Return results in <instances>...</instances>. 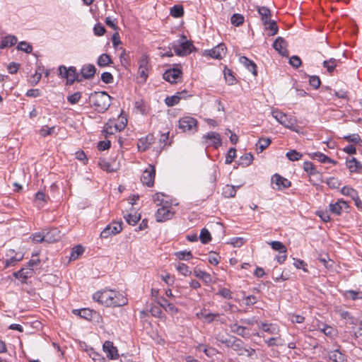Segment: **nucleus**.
Segmentation results:
<instances>
[{
  "label": "nucleus",
  "mask_w": 362,
  "mask_h": 362,
  "mask_svg": "<svg viewBox=\"0 0 362 362\" xmlns=\"http://www.w3.org/2000/svg\"><path fill=\"white\" fill-rule=\"evenodd\" d=\"M346 167L351 173H362V165L355 158L346 160Z\"/></svg>",
  "instance_id": "5701e85b"
},
{
  "label": "nucleus",
  "mask_w": 362,
  "mask_h": 362,
  "mask_svg": "<svg viewBox=\"0 0 362 362\" xmlns=\"http://www.w3.org/2000/svg\"><path fill=\"white\" fill-rule=\"evenodd\" d=\"M224 77L229 85L235 83V78L233 75V71L230 69L226 68L224 69Z\"/></svg>",
  "instance_id": "6e6d98bb"
},
{
  "label": "nucleus",
  "mask_w": 362,
  "mask_h": 362,
  "mask_svg": "<svg viewBox=\"0 0 362 362\" xmlns=\"http://www.w3.org/2000/svg\"><path fill=\"white\" fill-rule=\"evenodd\" d=\"M287 45V42L281 37H278L273 43V47L284 57L288 56Z\"/></svg>",
  "instance_id": "4468645a"
},
{
  "label": "nucleus",
  "mask_w": 362,
  "mask_h": 362,
  "mask_svg": "<svg viewBox=\"0 0 362 362\" xmlns=\"http://www.w3.org/2000/svg\"><path fill=\"white\" fill-rule=\"evenodd\" d=\"M328 357L333 362H345L346 361L345 354L340 352L338 349L330 351Z\"/></svg>",
  "instance_id": "bb28decb"
},
{
  "label": "nucleus",
  "mask_w": 362,
  "mask_h": 362,
  "mask_svg": "<svg viewBox=\"0 0 362 362\" xmlns=\"http://www.w3.org/2000/svg\"><path fill=\"white\" fill-rule=\"evenodd\" d=\"M310 156L313 159H317L319 161H320L322 163H334L335 164L337 162L332 160L330 158L327 156L326 155L323 154L320 152H315L311 154H310Z\"/></svg>",
  "instance_id": "c85d7f7f"
},
{
  "label": "nucleus",
  "mask_w": 362,
  "mask_h": 362,
  "mask_svg": "<svg viewBox=\"0 0 362 362\" xmlns=\"http://www.w3.org/2000/svg\"><path fill=\"white\" fill-rule=\"evenodd\" d=\"M74 313L78 314L81 317L86 320H90L93 317V311L88 308H83L81 310H74Z\"/></svg>",
  "instance_id": "473e14b6"
},
{
  "label": "nucleus",
  "mask_w": 362,
  "mask_h": 362,
  "mask_svg": "<svg viewBox=\"0 0 362 362\" xmlns=\"http://www.w3.org/2000/svg\"><path fill=\"white\" fill-rule=\"evenodd\" d=\"M222 194L227 198L233 197L236 194V188L233 185H227L223 188Z\"/></svg>",
  "instance_id": "f704fd0d"
},
{
  "label": "nucleus",
  "mask_w": 362,
  "mask_h": 362,
  "mask_svg": "<svg viewBox=\"0 0 362 362\" xmlns=\"http://www.w3.org/2000/svg\"><path fill=\"white\" fill-rule=\"evenodd\" d=\"M326 183L332 189H338L341 185V182L334 177L327 178Z\"/></svg>",
  "instance_id": "13d9d810"
},
{
  "label": "nucleus",
  "mask_w": 362,
  "mask_h": 362,
  "mask_svg": "<svg viewBox=\"0 0 362 362\" xmlns=\"http://www.w3.org/2000/svg\"><path fill=\"white\" fill-rule=\"evenodd\" d=\"M17 49L21 51H23L26 53H30L33 50V47L28 43L25 41L21 42L17 47Z\"/></svg>",
  "instance_id": "052dcab7"
},
{
  "label": "nucleus",
  "mask_w": 362,
  "mask_h": 362,
  "mask_svg": "<svg viewBox=\"0 0 362 362\" xmlns=\"http://www.w3.org/2000/svg\"><path fill=\"white\" fill-rule=\"evenodd\" d=\"M258 13L261 16V19L264 25H267L268 21L270 20V11L268 8L265 6H262L258 8Z\"/></svg>",
  "instance_id": "7c9ffc66"
},
{
  "label": "nucleus",
  "mask_w": 362,
  "mask_h": 362,
  "mask_svg": "<svg viewBox=\"0 0 362 362\" xmlns=\"http://www.w3.org/2000/svg\"><path fill=\"white\" fill-rule=\"evenodd\" d=\"M17 42L16 37L13 35L6 36L0 43V49H4L8 47H11Z\"/></svg>",
  "instance_id": "c756f323"
},
{
  "label": "nucleus",
  "mask_w": 362,
  "mask_h": 362,
  "mask_svg": "<svg viewBox=\"0 0 362 362\" xmlns=\"http://www.w3.org/2000/svg\"><path fill=\"white\" fill-rule=\"evenodd\" d=\"M124 218L129 225L134 226L140 220L141 216L136 214H129L124 216Z\"/></svg>",
  "instance_id": "79ce46f5"
},
{
  "label": "nucleus",
  "mask_w": 362,
  "mask_h": 362,
  "mask_svg": "<svg viewBox=\"0 0 362 362\" xmlns=\"http://www.w3.org/2000/svg\"><path fill=\"white\" fill-rule=\"evenodd\" d=\"M45 234V242L54 243L60 238V232L57 228L47 230Z\"/></svg>",
  "instance_id": "a878e982"
},
{
  "label": "nucleus",
  "mask_w": 362,
  "mask_h": 362,
  "mask_svg": "<svg viewBox=\"0 0 362 362\" xmlns=\"http://www.w3.org/2000/svg\"><path fill=\"white\" fill-rule=\"evenodd\" d=\"M112 63V61L110 57L107 54H101L98 58V61H97L98 65L101 67L108 66L109 64H110Z\"/></svg>",
  "instance_id": "72a5a7b5"
},
{
  "label": "nucleus",
  "mask_w": 362,
  "mask_h": 362,
  "mask_svg": "<svg viewBox=\"0 0 362 362\" xmlns=\"http://www.w3.org/2000/svg\"><path fill=\"white\" fill-rule=\"evenodd\" d=\"M175 256L180 260H189L192 258V254L190 251H180L175 253Z\"/></svg>",
  "instance_id": "8fccbe9b"
},
{
  "label": "nucleus",
  "mask_w": 362,
  "mask_h": 362,
  "mask_svg": "<svg viewBox=\"0 0 362 362\" xmlns=\"http://www.w3.org/2000/svg\"><path fill=\"white\" fill-rule=\"evenodd\" d=\"M351 336L353 339H357L359 337H362V321L360 320L358 322V325L357 327H351Z\"/></svg>",
  "instance_id": "58836bf2"
},
{
  "label": "nucleus",
  "mask_w": 362,
  "mask_h": 362,
  "mask_svg": "<svg viewBox=\"0 0 362 362\" xmlns=\"http://www.w3.org/2000/svg\"><path fill=\"white\" fill-rule=\"evenodd\" d=\"M138 74L143 81H146L150 69L149 61L146 56L144 55L139 61Z\"/></svg>",
  "instance_id": "9b49d317"
},
{
  "label": "nucleus",
  "mask_w": 362,
  "mask_h": 362,
  "mask_svg": "<svg viewBox=\"0 0 362 362\" xmlns=\"http://www.w3.org/2000/svg\"><path fill=\"white\" fill-rule=\"evenodd\" d=\"M81 98V93L80 92H76L68 96L67 100L71 104H76L79 101Z\"/></svg>",
  "instance_id": "338daca9"
},
{
  "label": "nucleus",
  "mask_w": 362,
  "mask_h": 362,
  "mask_svg": "<svg viewBox=\"0 0 362 362\" xmlns=\"http://www.w3.org/2000/svg\"><path fill=\"white\" fill-rule=\"evenodd\" d=\"M126 124L127 122H122L120 124H113L112 122L107 123L103 130L105 137L107 138L108 136L112 135L118 131H121L125 127Z\"/></svg>",
  "instance_id": "f8f14e48"
},
{
  "label": "nucleus",
  "mask_w": 362,
  "mask_h": 362,
  "mask_svg": "<svg viewBox=\"0 0 362 362\" xmlns=\"http://www.w3.org/2000/svg\"><path fill=\"white\" fill-rule=\"evenodd\" d=\"M231 332L236 334L243 338H249V334L247 332V328L245 326L240 325L237 322L229 325Z\"/></svg>",
  "instance_id": "412c9836"
},
{
  "label": "nucleus",
  "mask_w": 362,
  "mask_h": 362,
  "mask_svg": "<svg viewBox=\"0 0 362 362\" xmlns=\"http://www.w3.org/2000/svg\"><path fill=\"white\" fill-rule=\"evenodd\" d=\"M55 129V127H49L47 126H43L39 131V134L42 136H47L48 135H50L53 133L54 130Z\"/></svg>",
  "instance_id": "0e129e2a"
},
{
  "label": "nucleus",
  "mask_w": 362,
  "mask_h": 362,
  "mask_svg": "<svg viewBox=\"0 0 362 362\" xmlns=\"http://www.w3.org/2000/svg\"><path fill=\"white\" fill-rule=\"evenodd\" d=\"M96 69L93 64H85L81 70V78L90 79L93 77Z\"/></svg>",
  "instance_id": "4be33fe9"
},
{
  "label": "nucleus",
  "mask_w": 362,
  "mask_h": 362,
  "mask_svg": "<svg viewBox=\"0 0 362 362\" xmlns=\"http://www.w3.org/2000/svg\"><path fill=\"white\" fill-rule=\"evenodd\" d=\"M344 139H345L348 142H351L357 144H361L362 143V139L358 134H352L349 135L344 136Z\"/></svg>",
  "instance_id": "3c124183"
},
{
  "label": "nucleus",
  "mask_w": 362,
  "mask_h": 362,
  "mask_svg": "<svg viewBox=\"0 0 362 362\" xmlns=\"http://www.w3.org/2000/svg\"><path fill=\"white\" fill-rule=\"evenodd\" d=\"M196 350L203 351L207 356L212 357L215 355L216 349L214 348L205 347L203 344H199L196 346Z\"/></svg>",
  "instance_id": "a19ab883"
},
{
  "label": "nucleus",
  "mask_w": 362,
  "mask_h": 362,
  "mask_svg": "<svg viewBox=\"0 0 362 362\" xmlns=\"http://www.w3.org/2000/svg\"><path fill=\"white\" fill-rule=\"evenodd\" d=\"M286 157L291 161H296L302 158V154L296 150H291L286 153Z\"/></svg>",
  "instance_id": "4d7b16f0"
},
{
  "label": "nucleus",
  "mask_w": 362,
  "mask_h": 362,
  "mask_svg": "<svg viewBox=\"0 0 362 362\" xmlns=\"http://www.w3.org/2000/svg\"><path fill=\"white\" fill-rule=\"evenodd\" d=\"M269 245L272 246L273 250H278L281 253H286L287 251L286 246L279 241H272Z\"/></svg>",
  "instance_id": "09e8293b"
},
{
  "label": "nucleus",
  "mask_w": 362,
  "mask_h": 362,
  "mask_svg": "<svg viewBox=\"0 0 362 362\" xmlns=\"http://www.w3.org/2000/svg\"><path fill=\"white\" fill-rule=\"evenodd\" d=\"M95 301L109 307H119L127 304V298L120 293L112 290L98 291L93 296Z\"/></svg>",
  "instance_id": "f257e3e1"
},
{
  "label": "nucleus",
  "mask_w": 362,
  "mask_h": 362,
  "mask_svg": "<svg viewBox=\"0 0 362 362\" xmlns=\"http://www.w3.org/2000/svg\"><path fill=\"white\" fill-rule=\"evenodd\" d=\"M172 48L177 55L185 56L192 52L194 45L192 41L187 40L186 36L182 35L177 41L173 43Z\"/></svg>",
  "instance_id": "7ed1b4c3"
},
{
  "label": "nucleus",
  "mask_w": 362,
  "mask_h": 362,
  "mask_svg": "<svg viewBox=\"0 0 362 362\" xmlns=\"http://www.w3.org/2000/svg\"><path fill=\"white\" fill-rule=\"evenodd\" d=\"M175 267L177 270L185 276H188L192 274L189 267L184 263H178Z\"/></svg>",
  "instance_id": "c9c22d12"
},
{
  "label": "nucleus",
  "mask_w": 362,
  "mask_h": 362,
  "mask_svg": "<svg viewBox=\"0 0 362 362\" xmlns=\"http://www.w3.org/2000/svg\"><path fill=\"white\" fill-rule=\"evenodd\" d=\"M241 163L240 164L243 166L250 165L253 160V156L251 153H245L243 156L240 157Z\"/></svg>",
  "instance_id": "bf43d9fd"
},
{
  "label": "nucleus",
  "mask_w": 362,
  "mask_h": 362,
  "mask_svg": "<svg viewBox=\"0 0 362 362\" xmlns=\"http://www.w3.org/2000/svg\"><path fill=\"white\" fill-rule=\"evenodd\" d=\"M153 136L152 134H148L144 138H141L137 144L138 148L139 151H145L150 147V145L153 143Z\"/></svg>",
  "instance_id": "b1692460"
},
{
  "label": "nucleus",
  "mask_w": 362,
  "mask_h": 362,
  "mask_svg": "<svg viewBox=\"0 0 362 362\" xmlns=\"http://www.w3.org/2000/svg\"><path fill=\"white\" fill-rule=\"evenodd\" d=\"M122 230V223L114 222L112 224L107 225L103 230L100 233V238H109L112 235H115L120 233Z\"/></svg>",
  "instance_id": "1a4fd4ad"
},
{
  "label": "nucleus",
  "mask_w": 362,
  "mask_h": 362,
  "mask_svg": "<svg viewBox=\"0 0 362 362\" xmlns=\"http://www.w3.org/2000/svg\"><path fill=\"white\" fill-rule=\"evenodd\" d=\"M199 238L202 243L206 244L211 240V233L206 228H203L200 232Z\"/></svg>",
  "instance_id": "a18cd8bd"
},
{
  "label": "nucleus",
  "mask_w": 362,
  "mask_h": 362,
  "mask_svg": "<svg viewBox=\"0 0 362 362\" xmlns=\"http://www.w3.org/2000/svg\"><path fill=\"white\" fill-rule=\"evenodd\" d=\"M184 14L183 7L180 5H175L170 9V15L175 18H180Z\"/></svg>",
  "instance_id": "ea45409f"
},
{
  "label": "nucleus",
  "mask_w": 362,
  "mask_h": 362,
  "mask_svg": "<svg viewBox=\"0 0 362 362\" xmlns=\"http://www.w3.org/2000/svg\"><path fill=\"white\" fill-rule=\"evenodd\" d=\"M203 139L206 140V143L207 140L211 141V143L215 145L216 146L221 145V136L216 132H209L203 136Z\"/></svg>",
  "instance_id": "393cba45"
},
{
  "label": "nucleus",
  "mask_w": 362,
  "mask_h": 362,
  "mask_svg": "<svg viewBox=\"0 0 362 362\" xmlns=\"http://www.w3.org/2000/svg\"><path fill=\"white\" fill-rule=\"evenodd\" d=\"M289 64L295 68H298L301 65L302 62L299 57L294 55L289 59Z\"/></svg>",
  "instance_id": "774afa93"
},
{
  "label": "nucleus",
  "mask_w": 362,
  "mask_h": 362,
  "mask_svg": "<svg viewBox=\"0 0 362 362\" xmlns=\"http://www.w3.org/2000/svg\"><path fill=\"white\" fill-rule=\"evenodd\" d=\"M179 128L184 132H197V120L189 116L184 117L179 120Z\"/></svg>",
  "instance_id": "6e6552de"
},
{
  "label": "nucleus",
  "mask_w": 362,
  "mask_h": 362,
  "mask_svg": "<svg viewBox=\"0 0 362 362\" xmlns=\"http://www.w3.org/2000/svg\"><path fill=\"white\" fill-rule=\"evenodd\" d=\"M240 61L242 64H243L245 65V66L250 71L252 72V74L254 75V76H257V66L256 64L252 62L251 61L250 59H249L248 58H247L246 57H240Z\"/></svg>",
  "instance_id": "cd10ccee"
},
{
  "label": "nucleus",
  "mask_w": 362,
  "mask_h": 362,
  "mask_svg": "<svg viewBox=\"0 0 362 362\" xmlns=\"http://www.w3.org/2000/svg\"><path fill=\"white\" fill-rule=\"evenodd\" d=\"M182 93H176L175 95L167 97L165 100V104L168 107H173L177 105L180 100L182 99V96H180Z\"/></svg>",
  "instance_id": "2f4dec72"
},
{
  "label": "nucleus",
  "mask_w": 362,
  "mask_h": 362,
  "mask_svg": "<svg viewBox=\"0 0 362 362\" xmlns=\"http://www.w3.org/2000/svg\"><path fill=\"white\" fill-rule=\"evenodd\" d=\"M271 143L269 139L262 138L259 139L258 143L256 144L257 151L259 150L258 153L262 152Z\"/></svg>",
  "instance_id": "e433bc0d"
},
{
  "label": "nucleus",
  "mask_w": 362,
  "mask_h": 362,
  "mask_svg": "<svg viewBox=\"0 0 362 362\" xmlns=\"http://www.w3.org/2000/svg\"><path fill=\"white\" fill-rule=\"evenodd\" d=\"M196 315L198 318L204 320V322L207 323L220 320L219 313H206V310L197 313Z\"/></svg>",
  "instance_id": "6ab92c4d"
},
{
  "label": "nucleus",
  "mask_w": 362,
  "mask_h": 362,
  "mask_svg": "<svg viewBox=\"0 0 362 362\" xmlns=\"http://www.w3.org/2000/svg\"><path fill=\"white\" fill-rule=\"evenodd\" d=\"M98 165L100 168L108 173L115 172V169L112 168V165L105 159H100Z\"/></svg>",
  "instance_id": "37998d69"
},
{
  "label": "nucleus",
  "mask_w": 362,
  "mask_h": 362,
  "mask_svg": "<svg viewBox=\"0 0 362 362\" xmlns=\"http://www.w3.org/2000/svg\"><path fill=\"white\" fill-rule=\"evenodd\" d=\"M244 16L240 13H235L230 18L231 23L235 26H240L244 23Z\"/></svg>",
  "instance_id": "c03bdc74"
},
{
  "label": "nucleus",
  "mask_w": 362,
  "mask_h": 362,
  "mask_svg": "<svg viewBox=\"0 0 362 362\" xmlns=\"http://www.w3.org/2000/svg\"><path fill=\"white\" fill-rule=\"evenodd\" d=\"M175 213V211L169 207L168 202L165 201V204L157 210L155 214L156 219L158 222H164L171 219Z\"/></svg>",
  "instance_id": "0eeeda50"
},
{
  "label": "nucleus",
  "mask_w": 362,
  "mask_h": 362,
  "mask_svg": "<svg viewBox=\"0 0 362 362\" xmlns=\"http://www.w3.org/2000/svg\"><path fill=\"white\" fill-rule=\"evenodd\" d=\"M34 269L29 267L22 268L19 271L14 272L13 274L16 279H21L23 282L25 281L27 279L32 277L34 275Z\"/></svg>",
  "instance_id": "aec40b11"
},
{
  "label": "nucleus",
  "mask_w": 362,
  "mask_h": 362,
  "mask_svg": "<svg viewBox=\"0 0 362 362\" xmlns=\"http://www.w3.org/2000/svg\"><path fill=\"white\" fill-rule=\"evenodd\" d=\"M232 349L236 351L239 356H246L251 358L256 356L255 349L250 347H245L243 341L237 337H234V342L233 344H232Z\"/></svg>",
  "instance_id": "423d86ee"
},
{
  "label": "nucleus",
  "mask_w": 362,
  "mask_h": 362,
  "mask_svg": "<svg viewBox=\"0 0 362 362\" xmlns=\"http://www.w3.org/2000/svg\"><path fill=\"white\" fill-rule=\"evenodd\" d=\"M348 207V204L342 199H338L335 203H331L329 205L330 212L337 216L341 215L342 211Z\"/></svg>",
  "instance_id": "f3484780"
},
{
  "label": "nucleus",
  "mask_w": 362,
  "mask_h": 362,
  "mask_svg": "<svg viewBox=\"0 0 362 362\" xmlns=\"http://www.w3.org/2000/svg\"><path fill=\"white\" fill-rule=\"evenodd\" d=\"M303 169L304 170L310 175H315L318 173V171L316 170L315 165L313 163L307 161L303 163Z\"/></svg>",
  "instance_id": "5fc2aeb1"
},
{
  "label": "nucleus",
  "mask_w": 362,
  "mask_h": 362,
  "mask_svg": "<svg viewBox=\"0 0 362 362\" xmlns=\"http://www.w3.org/2000/svg\"><path fill=\"white\" fill-rule=\"evenodd\" d=\"M341 192L342 194L349 196L353 199L354 198H356V196L358 195V192H356V190L347 186L342 187Z\"/></svg>",
  "instance_id": "49530a36"
},
{
  "label": "nucleus",
  "mask_w": 362,
  "mask_h": 362,
  "mask_svg": "<svg viewBox=\"0 0 362 362\" xmlns=\"http://www.w3.org/2000/svg\"><path fill=\"white\" fill-rule=\"evenodd\" d=\"M182 71L179 69H170L167 70L163 75V78L171 83H177V80L181 77Z\"/></svg>",
  "instance_id": "dca6fc26"
},
{
  "label": "nucleus",
  "mask_w": 362,
  "mask_h": 362,
  "mask_svg": "<svg viewBox=\"0 0 362 362\" xmlns=\"http://www.w3.org/2000/svg\"><path fill=\"white\" fill-rule=\"evenodd\" d=\"M33 241L34 243H42L45 242V234L44 232H37L33 235Z\"/></svg>",
  "instance_id": "69168bd1"
},
{
  "label": "nucleus",
  "mask_w": 362,
  "mask_h": 362,
  "mask_svg": "<svg viewBox=\"0 0 362 362\" xmlns=\"http://www.w3.org/2000/svg\"><path fill=\"white\" fill-rule=\"evenodd\" d=\"M90 103L98 112H103L110 105L111 97L105 92H95L90 95Z\"/></svg>",
  "instance_id": "f03ea898"
},
{
  "label": "nucleus",
  "mask_w": 362,
  "mask_h": 362,
  "mask_svg": "<svg viewBox=\"0 0 362 362\" xmlns=\"http://www.w3.org/2000/svg\"><path fill=\"white\" fill-rule=\"evenodd\" d=\"M207 54L213 59H221L226 53V47L224 44H219L211 49L206 50Z\"/></svg>",
  "instance_id": "a211bd4d"
},
{
  "label": "nucleus",
  "mask_w": 362,
  "mask_h": 362,
  "mask_svg": "<svg viewBox=\"0 0 362 362\" xmlns=\"http://www.w3.org/2000/svg\"><path fill=\"white\" fill-rule=\"evenodd\" d=\"M59 72L61 77L66 78L68 84H72L76 81H82V78H79V74L74 66L67 69L65 66L62 65L59 67Z\"/></svg>",
  "instance_id": "39448f33"
},
{
  "label": "nucleus",
  "mask_w": 362,
  "mask_h": 362,
  "mask_svg": "<svg viewBox=\"0 0 362 362\" xmlns=\"http://www.w3.org/2000/svg\"><path fill=\"white\" fill-rule=\"evenodd\" d=\"M156 170L154 166L149 165L148 167L143 172L141 181L144 185L148 187H152L154 184Z\"/></svg>",
  "instance_id": "9d476101"
},
{
  "label": "nucleus",
  "mask_w": 362,
  "mask_h": 362,
  "mask_svg": "<svg viewBox=\"0 0 362 362\" xmlns=\"http://www.w3.org/2000/svg\"><path fill=\"white\" fill-rule=\"evenodd\" d=\"M103 351L106 353L107 357L111 360L117 359L119 357L118 350L110 341H105L103 346Z\"/></svg>",
  "instance_id": "ddd939ff"
},
{
  "label": "nucleus",
  "mask_w": 362,
  "mask_h": 362,
  "mask_svg": "<svg viewBox=\"0 0 362 362\" xmlns=\"http://www.w3.org/2000/svg\"><path fill=\"white\" fill-rule=\"evenodd\" d=\"M23 258V255L22 254H16L14 257H11L9 259L6 260V267H11L14 266L16 262L21 261Z\"/></svg>",
  "instance_id": "de8ad7c7"
},
{
  "label": "nucleus",
  "mask_w": 362,
  "mask_h": 362,
  "mask_svg": "<svg viewBox=\"0 0 362 362\" xmlns=\"http://www.w3.org/2000/svg\"><path fill=\"white\" fill-rule=\"evenodd\" d=\"M344 296L346 298H350L353 300L362 298V293L356 291L349 290L344 293Z\"/></svg>",
  "instance_id": "864d4df0"
},
{
  "label": "nucleus",
  "mask_w": 362,
  "mask_h": 362,
  "mask_svg": "<svg viewBox=\"0 0 362 362\" xmlns=\"http://www.w3.org/2000/svg\"><path fill=\"white\" fill-rule=\"evenodd\" d=\"M272 116L284 127L298 132L296 129L297 120L294 117L288 116L281 111L273 110L272 112Z\"/></svg>",
  "instance_id": "20e7f679"
},
{
  "label": "nucleus",
  "mask_w": 362,
  "mask_h": 362,
  "mask_svg": "<svg viewBox=\"0 0 362 362\" xmlns=\"http://www.w3.org/2000/svg\"><path fill=\"white\" fill-rule=\"evenodd\" d=\"M272 183L275 184L276 185V188L274 187V189H276L278 190H281L286 188H288L291 186V182L283 177L279 174H274L272 177Z\"/></svg>",
  "instance_id": "2eb2a0df"
},
{
  "label": "nucleus",
  "mask_w": 362,
  "mask_h": 362,
  "mask_svg": "<svg viewBox=\"0 0 362 362\" xmlns=\"http://www.w3.org/2000/svg\"><path fill=\"white\" fill-rule=\"evenodd\" d=\"M264 26L266 30H269L271 32L269 35H274L278 33V26L274 21H268L267 25Z\"/></svg>",
  "instance_id": "603ef678"
},
{
  "label": "nucleus",
  "mask_w": 362,
  "mask_h": 362,
  "mask_svg": "<svg viewBox=\"0 0 362 362\" xmlns=\"http://www.w3.org/2000/svg\"><path fill=\"white\" fill-rule=\"evenodd\" d=\"M236 156V149L235 148H230L226 157V164H230Z\"/></svg>",
  "instance_id": "680f3d73"
},
{
  "label": "nucleus",
  "mask_w": 362,
  "mask_h": 362,
  "mask_svg": "<svg viewBox=\"0 0 362 362\" xmlns=\"http://www.w3.org/2000/svg\"><path fill=\"white\" fill-rule=\"evenodd\" d=\"M337 60L334 58H330L329 60H325L323 62V66L327 69V71L329 73H332L335 67L337 66L336 64Z\"/></svg>",
  "instance_id": "4c0bfd02"
},
{
  "label": "nucleus",
  "mask_w": 362,
  "mask_h": 362,
  "mask_svg": "<svg viewBox=\"0 0 362 362\" xmlns=\"http://www.w3.org/2000/svg\"><path fill=\"white\" fill-rule=\"evenodd\" d=\"M45 194L42 192H38L35 194V201L37 202V206L42 207L43 204L46 202Z\"/></svg>",
  "instance_id": "e2e57ef3"
}]
</instances>
